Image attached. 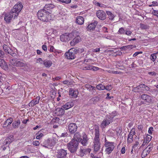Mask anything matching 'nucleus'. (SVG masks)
Segmentation results:
<instances>
[{
  "mask_svg": "<svg viewBox=\"0 0 158 158\" xmlns=\"http://www.w3.org/2000/svg\"><path fill=\"white\" fill-rule=\"evenodd\" d=\"M51 140L50 139H48L47 140H45V142L47 143V144H45V147H47V146L51 145L52 144V143H51Z\"/></svg>",
  "mask_w": 158,
  "mask_h": 158,
  "instance_id": "nucleus-40",
  "label": "nucleus"
},
{
  "mask_svg": "<svg viewBox=\"0 0 158 158\" xmlns=\"http://www.w3.org/2000/svg\"><path fill=\"white\" fill-rule=\"evenodd\" d=\"M91 151V150L90 148L84 149L83 147H81L78 153V155L81 157L89 153Z\"/></svg>",
  "mask_w": 158,
  "mask_h": 158,
  "instance_id": "nucleus-12",
  "label": "nucleus"
},
{
  "mask_svg": "<svg viewBox=\"0 0 158 158\" xmlns=\"http://www.w3.org/2000/svg\"><path fill=\"white\" fill-rule=\"evenodd\" d=\"M148 154H149L146 150L144 149L141 155V156L142 158H144Z\"/></svg>",
  "mask_w": 158,
  "mask_h": 158,
  "instance_id": "nucleus-39",
  "label": "nucleus"
},
{
  "mask_svg": "<svg viewBox=\"0 0 158 158\" xmlns=\"http://www.w3.org/2000/svg\"><path fill=\"white\" fill-rule=\"evenodd\" d=\"M63 83L64 84L66 85H70V82L68 81H63Z\"/></svg>",
  "mask_w": 158,
  "mask_h": 158,
  "instance_id": "nucleus-61",
  "label": "nucleus"
},
{
  "mask_svg": "<svg viewBox=\"0 0 158 158\" xmlns=\"http://www.w3.org/2000/svg\"><path fill=\"white\" fill-rule=\"evenodd\" d=\"M140 27L142 29H146L149 28V26L146 25H145L143 24H141Z\"/></svg>",
  "mask_w": 158,
  "mask_h": 158,
  "instance_id": "nucleus-42",
  "label": "nucleus"
},
{
  "mask_svg": "<svg viewBox=\"0 0 158 158\" xmlns=\"http://www.w3.org/2000/svg\"><path fill=\"white\" fill-rule=\"evenodd\" d=\"M113 117L111 116H106V118L104 119L101 123L100 126L102 128H105L106 126L108 125L112 122Z\"/></svg>",
  "mask_w": 158,
  "mask_h": 158,
  "instance_id": "nucleus-9",
  "label": "nucleus"
},
{
  "mask_svg": "<svg viewBox=\"0 0 158 158\" xmlns=\"http://www.w3.org/2000/svg\"><path fill=\"white\" fill-rule=\"evenodd\" d=\"M37 15L38 19L43 22H48L52 19L51 14L45 9L39 10Z\"/></svg>",
  "mask_w": 158,
  "mask_h": 158,
  "instance_id": "nucleus-1",
  "label": "nucleus"
},
{
  "mask_svg": "<svg viewBox=\"0 0 158 158\" xmlns=\"http://www.w3.org/2000/svg\"><path fill=\"white\" fill-rule=\"evenodd\" d=\"M3 48L5 52H8L10 48L8 45L6 44H4L3 46Z\"/></svg>",
  "mask_w": 158,
  "mask_h": 158,
  "instance_id": "nucleus-34",
  "label": "nucleus"
},
{
  "mask_svg": "<svg viewBox=\"0 0 158 158\" xmlns=\"http://www.w3.org/2000/svg\"><path fill=\"white\" fill-rule=\"evenodd\" d=\"M7 53L15 57H16L17 56L16 53L11 48Z\"/></svg>",
  "mask_w": 158,
  "mask_h": 158,
  "instance_id": "nucleus-37",
  "label": "nucleus"
},
{
  "mask_svg": "<svg viewBox=\"0 0 158 158\" xmlns=\"http://www.w3.org/2000/svg\"><path fill=\"white\" fill-rule=\"evenodd\" d=\"M105 146L106 147L105 151L107 153L110 154L114 149L115 143L113 142L107 141L106 138L105 141Z\"/></svg>",
  "mask_w": 158,
  "mask_h": 158,
  "instance_id": "nucleus-7",
  "label": "nucleus"
},
{
  "mask_svg": "<svg viewBox=\"0 0 158 158\" xmlns=\"http://www.w3.org/2000/svg\"><path fill=\"white\" fill-rule=\"evenodd\" d=\"M117 113L115 111H114L112 112L111 113V114H110L109 116H111L112 117H113V118L114 117H115V116L117 115Z\"/></svg>",
  "mask_w": 158,
  "mask_h": 158,
  "instance_id": "nucleus-56",
  "label": "nucleus"
},
{
  "mask_svg": "<svg viewBox=\"0 0 158 158\" xmlns=\"http://www.w3.org/2000/svg\"><path fill=\"white\" fill-rule=\"evenodd\" d=\"M152 13L154 15L158 17V10H153Z\"/></svg>",
  "mask_w": 158,
  "mask_h": 158,
  "instance_id": "nucleus-54",
  "label": "nucleus"
},
{
  "mask_svg": "<svg viewBox=\"0 0 158 158\" xmlns=\"http://www.w3.org/2000/svg\"><path fill=\"white\" fill-rule=\"evenodd\" d=\"M133 136L129 134L128 136L127 142L128 143H131L133 141Z\"/></svg>",
  "mask_w": 158,
  "mask_h": 158,
  "instance_id": "nucleus-36",
  "label": "nucleus"
},
{
  "mask_svg": "<svg viewBox=\"0 0 158 158\" xmlns=\"http://www.w3.org/2000/svg\"><path fill=\"white\" fill-rule=\"evenodd\" d=\"M133 45H127L126 46H124L123 48H127V49H131L132 48Z\"/></svg>",
  "mask_w": 158,
  "mask_h": 158,
  "instance_id": "nucleus-60",
  "label": "nucleus"
},
{
  "mask_svg": "<svg viewBox=\"0 0 158 158\" xmlns=\"http://www.w3.org/2000/svg\"><path fill=\"white\" fill-rule=\"evenodd\" d=\"M97 22L96 21H94V23H92L88 25L87 28L88 30L93 31L94 30L97 25Z\"/></svg>",
  "mask_w": 158,
  "mask_h": 158,
  "instance_id": "nucleus-20",
  "label": "nucleus"
},
{
  "mask_svg": "<svg viewBox=\"0 0 158 158\" xmlns=\"http://www.w3.org/2000/svg\"><path fill=\"white\" fill-rule=\"evenodd\" d=\"M64 109L62 108H57L55 110V113L57 116L62 115L64 114Z\"/></svg>",
  "mask_w": 158,
  "mask_h": 158,
  "instance_id": "nucleus-19",
  "label": "nucleus"
},
{
  "mask_svg": "<svg viewBox=\"0 0 158 158\" xmlns=\"http://www.w3.org/2000/svg\"><path fill=\"white\" fill-rule=\"evenodd\" d=\"M33 144L34 145L37 146L39 145L40 143L38 141H35L33 142Z\"/></svg>",
  "mask_w": 158,
  "mask_h": 158,
  "instance_id": "nucleus-55",
  "label": "nucleus"
},
{
  "mask_svg": "<svg viewBox=\"0 0 158 158\" xmlns=\"http://www.w3.org/2000/svg\"><path fill=\"white\" fill-rule=\"evenodd\" d=\"M98 69V68L93 66L92 65H89L84 67L83 69L84 70H89L94 71H96Z\"/></svg>",
  "mask_w": 158,
  "mask_h": 158,
  "instance_id": "nucleus-23",
  "label": "nucleus"
},
{
  "mask_svg": "<svg viewBox=\"0 0 158 158\" xmlns=\"http://www.w3.org/2000/svg\"><path fill=\"white\" fill-rule=\"evenodd\" d=\"M14 140V136L12 135H9L4 140V145L10 144Z\"/></svg>",
  "mask_w": 158,
  "mask_h": 158,
  "instance_id": "nucleus-17",
  "label": "nucleus"
},
{
  "mask_svg": "<svg viewBox=\"0 0 158 158\" xmlns=\"http://www.w3.org/2000/svg\"><path fill=\"white\" fill-rule=\"evenodd\" d=\"M153 144L149 145L144 149L149 153H150L151 152L153 149Z\"/></svg>",
  "mask_w": 158,
  "mask_h": 158,
  "instance_id": "nucleus-30",
  "label": "nucleus"
},
{
  "mask_svg": "<svg viewBox=\"0 0 158 158\" xmlns=\"http://www.w3.org/2000/svg\"><path fill=\"white\" fill-rule=\"evenodd\" d=\"M69 34L65 33L64 34L60 36V40L61 41L63 42H65L68 40H69L70 38L69 37Z\"/></svg>",
  "mask_w": 158,
  "mask_h": 158,
  "instance_id": "nucleus-18",
  "label": "nucleus"
},
{
  "mask_svg": "<svg viewBox=\"0 0 158 158\" xmlns=\"http://www.w3.org/2000/svg\"><path fill=\"white\" fill-rule=\"evenodd\" d=\"M156 54L153 53L150 56V58L153 61H154L155 59L157 57Z\"/></svg>",
  "mask_w": 158,
  "mask_h": 158,
  "instance_id": "nucleus-41",
  "label": "nucleus"
},
{
  "mask_svg": "<svg viewBox=\"0 0 158 158\" xmlns=\"http://www.w3.org/2000/svg\"><path fill=\"white\" fill-rule=\"evenodd\" d=\"M85 87L92 93H94L96 92V87L90 85L86 84L85 85Z\"/></svg>",
  "mask_w": 158,
  "mask_h": 158,
  "instance_id": "nucleus-21",
  "label": "nucleus"
},
{
  "mask_svg": "<svg viewBox=\"0 0 158 158\" xmlns=\"http://www.w3.org/2000/svg\"><path fill=\"white\" fill-rule=\"evenodd\" d=\"M77 128L76 124L73 123H70L68 126V130L71 134L74 133L77 131Z\"/></svg>",
  "mask_w": 158,
  "mask_h": 158,
  "instance_id": "nucleus-13",
  "label": "nucleus"
},
{
  "mask_svg": "<svg viewBox=\"0 0 158 158\" xmlns=\"http://www.w3.org/2000/svg\"><path fill=\"white\" fill-rule=\"evenodd\" d=\"M68 134L67 132H64L61 134L60 136L62 137H66L67 136Z\"/></svg>",
  "mask_w": 158,
  "mask_h": 158,
  "instance_id": "nucleus-64",
  "label": "nucleus"
},
{
  "mask_svg": "<svg viewBox=\"0 0 158 158\" xmlns=\"http://www.w3.org/2000/svg\"><path fill=\"white\" fill-rule=\"evenodd\" d=\"M40 99H33L29 103L30 106H32L38 104L39 102Z\"/></svg>",
  "mask_w": 158,
  "mask_h": 158,
  "instance_id": "nucleus-29",
  "label": "nucleus"
},
{
  "mask_svg": "<svg viewBox=\"0 0 158 158\" xmlns=\"http://www.w3.org/2000/svg\"><path fill=\"white\" fill-rule=\"evenodd\" d=\"M20 124V122L19 120H17L14 122L12 123L13 128H17Z\"/></svg>",
  "mask_w": 158,
  "mask_h": 158,
  "instance_id": "nucleus-31",
  "label": "nucleus"
},
{
  "mask_svg": "<svg viewBox=\"0 0 158 158\" xmlns=\"http://www.w3.org/2000/svg\"><path fill=\"white\" fill-rule=\"evenodd\" d=\"M126 31L124 30V28L123 27H121L120 28L118 32V34H124L125 32Z\"/></svg>",
  "mask_w": 158,
  "mask_h": 158,
  "instance_id": "nucleus-38",
  "label": "nucleus"
},
{
  "mask_svg": "<svg viewBox=\"0 0 158 158\" xmlns=\"http://www.w3.org/2000/svg\"><path fill=\"white\" fill-rule=\"evenodd\" d=\"M139 144V142L137 141H136L135 143L132 147L133 149H134V150H135V149L137 148V146Z\"/></svg>",
  "mask_w": 158,
  "mask_h": 158,
  "instance_id": "nucleus-50",
  "label": "nucleus"
},
{
  "mask_svg": "<svg viewBox=\"0 0 158 158\" xmlns=\"http://www.w3.org/2000/svg\"><path fill=\"white\" fill-rule=\"evenodd\" d=\"M95 134L93 143L94 150V151L97 152L100 149V143L99 139V131L98 128L97 127L95 129Z\"/></svg>",
  "mask_w": 158,
  "mask_h": 158,
  "instance_id": "nucleus-4",
  "label": "nucleus"
},
{
  "mask_svg": "<svg viewBox=\"0 0 158 158\" xmlns=\"http://www.w3.org/2000/svg\"><path fill=\"white\" fill-rule=\"evenodd\" d=\"M37 63H39L41 64H44V61H43L41 58H39L37 60Z\"/></svg>",
  "mask_w": 158,
  "mask_h": 158,
  "instance_id": "nucleus-49",
  "label": "nucleus"
},
{
  "mask_svg": "<svg viewBox=\"0 0 158 158\" xmlns=\"http://www.w3.org/2000/svg\"><path fill=\"white\" fill-rule=\"evenodd\" d=\"M106 13L108 16L109 19L111 20H113L114 17V15L110 11H107Z\"/></svg>",
  "mask_w": 158,
  "mask_h": 158,
  "instance_id": "nucleus-33",
  "label": "nucleus"
},
{
  "mask_svg": "<svg viewBox=\"0 0 158 158\" xmlns=\"http://www.w3.org/2000/svg\"><path fill=\"white\" fill-rule=\"evenodd\" d=\"M97 17L100 20H104L106 19V14L102 10H99L96 13Z\"/></svg>",
  "mask_w": 158,
  "mask_h": 158,
  "instance_id": "nucleus-14",
  "label": "nucleus"
},
{
  "mask_svg": "<svg viewBox=\"0 0 158 158\" xmlns=\"http://www.w3.org/2000/svg\"><path fill=\"white\" fill-rule=\"evenodd\" d=\"M4 53L2 50H0V57L3 58L4 55Z\"/></svg>",
  "mask_w": 158,
  "mask_h": 158,
  "instance_id": "nucleus-58",
  "label": "nucleus"
},
{
  "mask_svg": "<svg viewBox=\"0 0 158 158\" xmlns=\"http://www.w3.org/2000/svg\"><path fill=\"white\" fill-rule=\"evenodd\" d=\"M135 129L133 128L131 131L130 132L129 134L133 136L135 134Z\"/></svg>",
  "mask_w": 158,
  "mask_h": 158,
  "instance_id": "nucleus-48",
  "label": "nucleus"
},
{
  "mask_svg": "<svg viewBox=\"0 0 158 158\" xmlns=\"http://www.w3.org/2000/svg\"><path fill=\"white\" fill-rule=\"evenodd\" d=\"M67 151L63 149L57 150L56 152V156L57 158H66L67 154Z\"/></svg>",
  "mask_w": 158,
  "mask_h": 158,
  "instance_id": "nucleus-11",
  "label": "nucleus"
},
{
  "mask_svg": "<svg viewBox=\"0 0 158 158\" xmlns=\"http://www.w3.org/2000/svg\"><path fill=\"white\" fill-rule=\"evenodd\" d=\"M96 88L99 90H103L105 89V86L101 84L97 85Z\"/></svg>",
  "mask_w": 158,
  "mask_h": 158,
  "instance_id": "nucleus-35",
  "label": "nucleus"
},
{
  "mask_svg": "<svg viewBox=\"0 0 158 158\" xmlns=\"http://www.w3.org/2000/svg\"><path fill=\"white\" fill-rule=\"evenodd\" d=\"M49 51L50 52H54L55 51V49L53 46H50V48L49 50Z\"/></svg>",
  "mask_w": 158,
  "mask_h": 158,
  "instance_id": "nucleus-62",
  "label": "nucleus"
},
{
  "mask_svg": "<svg viewBox=\"0 0 158 158\" xmlns=\"http://www.w3.org/2000/svg\"><path fill=\"white\" fill-rule=\"evenodd\" d=\"M16 17V16H15V15L11 13V12L10 11L9 13L6 14L4 17V20L6 23H9L10 22L12 18L15 19Z\"/></svg>",
  "mask_w": 158,
  "mask_h": 158,
  "instance_id": "nucleus-15",
  "label": "nucleus"
},
{
  "mask_svg": "<svg viewBox=\"0 0 158 158\" xmlns=\"http://www.w3.org/2000/svg\"><path fill=\"white\" fill-rule=\"evenodd\" d=\"M77 50L74 48L70 49L68 52L65 53L64 55L68 59H73L75 58V54L76 53Z\"/></svg>",
  "mask_w": 158,
  "mask_h": 158,
  "instance_id": "nucleus-8",
  "label": "nucleus"
},
{
  "mask_svg": "<svg viewBox=\"0 0 158 158\" xmlns=\"http://www.w3.org/2000/svg\"><path fill=\"white\" fill-rule=\"evenodd\" d=\"M142 99H148L151 98V97L146 94H143L141 95Z\"/></svg>",
  "mask_w": 158,
  "mask_h": 158,
  "instance_id": "nucleus-43",
  "label": "nucleus"
},
{
  "mask_svg": "<svg viewBox=\"0 0 158 158\" xmlns=\"http://www.w3.org/2000/svg\"><path fill=\"white\" fill-rule=\"evenodd\" d=\"M78 144L77 141L71 140L67 144L68 149L71 153H75L77 150Z\"/></svg>",
  "mask_w": 158,
  "mask_h": 158,
  "instance_id": "nucleus-6",
  "label": "nucleus"
},
{
  "mask_svg": "<svg viewBox=\"0 0 158 158\" xmlns=\"http://www.w3.org/2000/svg\"><path fill=\"white\" fill-rule=\"evenodd\" d=\"M69 93L71 98H77L78 94L77 90H74L73 89H70L69 91Z\"/></svg>",
  "mask_w": 158,
  "mask_h": 158,
  "instance_id": "nucleus-16",
  "label": "nucleus"
},
{
  "mask_svg": "<svg viewBox=\"0 0 158 158\" xmlns=\"http://www.w3.org/2000/svg\"><path fill=\"white\" fill-rule=\"evenodd\" d=\"M42 48L43 49L45 52H46L47 50L46 45H45V44L42 46Z\"/></svg>",
  "mask_w": 158,
  "mask_h": 158,
  "instance_id": "nucleus-59",
  "label": "nucleus"
},
{
  "mask_svg": "<svg viewBox=\"0 0 158 158\" xmlns=\"http://www.w3.org/2000/svg\"><path fill=\"white\" fill-rule=\"evenodd\" d=\"M76 22L78 24L81 25L84 23V19L82 16H78L76 19Z\"/></svg>",
  "mask_w": 158,
  "mask_h": 158,
  "instance_id": "nucleus-24",
  "label": "nucleus"
},
{
  "mask_svg": "<svg viewBox=\"0 0 158 158\" xmlns=\"http://www.w3.org/2000/svg\"><path fill=\"white\" fill-rule=\"evenodd\" d=\"M5 64V61L2 59L0 58V66H3Z\"/></svg>",
  "mask_w": 158,
  "mask_h": 158,
  "instance_id": "nucleus-47",
  "label": "nucleus"
},
{
  "mask_svg": "<svg viewBox=\"0 0 158 158\" xmlns=\"http://www.w3.org/2000/svg\"><path fill=\"white\" fill-rule=\"evenodd\" d=\"M153 128L152 127H149L148 130V132L150 134H152V131H153Z\"/></svg>",
  "mask_w": 158,
  "mask_h": 158,
  "instance_id": "nucleus-52",
  "label": "nucleus"
},
{
  "mask_svg": "<svg viewBox=\"0 0 158 158\" xmlns=\"http://www.w3.org/2000/svg\"><path fill=\"white\" fill-rule=\"evenodd\" d=\"M148 74L151 76H155L156 75V73L154 71L149 72L148 73Z\"/></svg>",
  "mask_w": 158,
  "mask_h": 158,
  "instance_id": "nucleus-53",
  "label": "nucleus"
},
{
  "mask_svg": "<svg viewBox=\"0 0 158 158\" xmlns=\"http://www.w3.org/2000/svg\"><path fill=\"white\" fill-rule=\"evenodd\" d=\"M71 140L77 141L78 143H81L83 146H85L87 143L88 139L85 134L83 136L82 139L81 138L80 133L79 132H77L74 133L73 138Z\"/></svg>",
  "mask_w": 158,
  "mask_h": 158,
  "instance_id": "nucleus-2",
  "label": "nucleus"
},
{
  "mask_svg": "<svg viewBox=\"0 0 158 158\" xmlns=\"http://www.w3.org/2000/svg\"><path fill=\"white\" fill-rule=\"evenodd\" d=\"M125 34L127 35H131L132 34V32L130 31H126Z\"/></svg>",
  "mask_w": 158,
  "mask_h": 158,
  "instance_id": "nucleus-57",
  "label": "nucleus"
},
{
  "mask_svg": "<svg viewBox=\"0 0 158 158\" xmlns=\"http://www.w3.org/2000/svg\"><path fill=\"white\" fill-rule=\"evenodd\" d=\"M105 89H106V90H110L112 89L113 87L111 85H107L106 86H105Z\"/></svg>",
  "mask_w": 158,
  "mask_h": 158,
  "instance_id": "nucleus-46",
  "label": "nucleus"
},
{
  "mask_svg": "<svg viewBox=\"0 0 158 158\" xmlns=\"http://www.w3.org/2000/svg\"><path fill=\"white\" fill-rule=\"evenodd\" d=\"M74 106V104L72 102H68L66 103L62 106V107L65 110H68Z\"/></svg>",
  "mask_w": 158,
  "mask_h": 158,
  "instance_id": "nucleus-22",
  "label": "nucleus"
},
{
  "mask_svg": "<svg viewBox=\"0 0 158 158\" xmlns=\"http://www.w3.org/2000/svg\"><path fill=\"white\" fill-rule=\"evenodd\" d=\"M158 5V3L156 1H153L152 4L149 5V6H157Z\"/></svg>",
  "mask_w": 158,
  "mask_h": 158,
  "instance_id": "nucleus-45",
  "label": "nucleus"
},
{
  "mask_svg": "<svg viewBox=\"0 0 158 158\" xmlns=\"http://www.w3.org/2000/svg\"><path fill=\"white\" fill-rule=\"evenodd\" d=\"M55 6L52 4H46L44 7V9L47 10H50L51 9L54 8Z\"/></svg>",
  "mask_w": 158,
  "mask_h": 158,
  "instance_id": "nucleus-27",
  "label": "nucleus"
},
{
  "mask_svg": "<svg viewBox=\"0 0 158 158\" xmlns=\"http://www.w3.org/2000/svg\"><path fill=\"white\" fill-rule=\"evenodd\" d=\"M121 153L123 154H124L125 152V147H123L122 149H121Z\"/></svg>",
  "mask_w": 158,
  "mask_h": 158,
  "instance_id": "nucleus-63",
  "label": "nucleus"
},
{
  "mask_svg": "<svg viewBox=\"0 0 158 158\" xmlns=\"http://www.w3.org/2000/svg\"><path fill=\"white\" fill-rule=\"evenodd\" d=\"M10 62L13 65L18 67H24L26 65L25 62L19 61V60L16 59L11 60Z\"/></svg>",
  "mask_w": 158,
  "mask_h": 158,
  "instance_id": "nucleus-10",
  "label": "nucleus"
},
{
  "mask_svg": "<svg viewBox=\"0 0 158 158\" xmlns=\"http://www.w3.org/2000/svg\"><path fill=\"white\" fill-rule=\"evenodd\" d=\"M13 119L10 118L7 119L4 122L3 125V127H6L8 125H10L12 122Z\"/></svg>",
  "mask_w": 158,
  "mask_h": 158,
  "instance_id": "nucleus-25",
  "label": "nucleus"
},
{
  "mask_svg": "<svg viewBox=\"0 0 158 158\" xmlns=\"http://www.w3.org/2000/svg\"><path fill=\"white\" fill-rule=\"evenodd\" d=\"M36 139H40L41 138H42L44 136V134L43 133H40V134L37 135L36 134Z\"/></svg>",
  "mask_w": 158,
  "mask_h": 158,
  "instance_id": "nucleus-51",
  "label": "nucleus"
},
{
  "mask_svg": "<svg viewBox=\"0 0 158 158\" xmlns=\"http://www.w3.org/2000/svg\"><path fill=\"white\" fill-rule=\"evenodd\" d=\"M80 33L76 31H73L69 34V40L73 39L70 42V44L72 46H74L76 44L78 43L81 40V39L79 36Z\"/></svg>",
  "mask_w": 158,
  "mask_h": 158,
  "instance_id": "nucleus-3",
  "label": "nucleus"
},
{
  "mask_svg": "<svg viewBox=\"0 0 158 158\" xmlns=\"http://www.w3.org/2000/svg\"><path fill=\"white\" fill-rule=\"evenodd\" d=\"M52 64V62L50 60H44V64L46 68H49Z\"/></svg>",
  "mask_w": 158,
  "mask_h": 158,
  "instance_id": "nucleus-26",
  "label": "nucleus"
},
{
  "mask_svg": "<svg viewBox=\"0 0 158 158\" xmlns=\"http://www.w3.org/2000/svg\"><path fill=\"white\" fill-rule=\"evenodd\" d=\"M23 7V5L21 2H18L15 4L11 10L10 11L11 13L17 17Z\"/></svg>",
  "mask_w": 158,
  "mask_h": 158,
  "instance_id": "nucleus-5",
  "label": "nucleus"
},
{
  "mask_svg": "<svg viewBox=\"0 0 158 158\" xmlns=\"http://www.w3.org/2000/svg\"><path fill=\"white\" fill-rule=\"evenodd\" d=\"M142 92L147 91L149 90V88L144 84H141Z\"/></svg>",
  "mask_w": 158,
  "mask_h": 158,
  "instance_id": "nucleus-32",
  "label": "nucleus"
},
{
  "mask_svg": "<svg viewBox=\"0 0 158 158\" xmlns=\"http://www.w3.org/2000/svg\"><path fill=\"white\" fill-rule=\"evenodd\" d=\"M57 1L66 4L69 3L71 2V0H57Z\"/></svg>",
  "mask_w": 158,
  "mask_h": 158,
  "instance_id": "nucleus-44",
  "label": "nucleus"
},
{
  "mask_svg": "<svg viewBox=\"0 0 158 158\" xmlns=\"http://www.w3.org/2000/svg\"><path fill=\"white\" fill-rule=\"evenodd\" d=\"M141 84L135 87L133 89V91L135 92H142Z\"/></svg>",
  "mask_w": 158,
  "mask_h": 158,
  "instance_id": "nucleus-28",
  "label": "nucleus"
}]
</instances>
